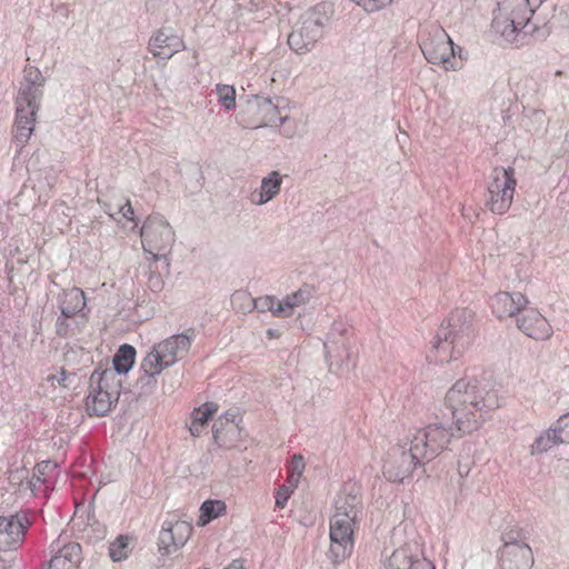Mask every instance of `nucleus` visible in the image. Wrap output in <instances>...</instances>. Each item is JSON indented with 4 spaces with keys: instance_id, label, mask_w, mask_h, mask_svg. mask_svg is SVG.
Masks as SVG:
<instances>
[{
    "instance_id": "1",
    "label": "nucleus",
    "mask_w": 569,
    "mask_h": 569,
    "mask_svg": "<svg viewBox=\"0 0 569 569\" xmlns=\"http://www.w3.org/2000/svg\"><path fill=\"white\" fill-rule=\"evenodd\" d=\"M445 405L451 412L457 431L461 433L478 430L489 412L500 406L497 392L481 387L473 378L457 380L447 391Z\"/></svg>"
},
{
    "instance_id": "2",
    "label": "nucleus",
    "mask_w": 569,
    "mask_h": 569,
    "mask_svg": "<svg viewBox=\"0 0 569 569\" xmlns=\"http://www.w3.org/2000/svg\"><path fill=\"white\" fill-rule=\"evenodd\" d=\"M545 0H499L491 27L497 34L510 43L523 46L531 37L536 40L547 36L545 28L531 22L535 11Z\"/></svg>"
},
{
    "instance_id": "3",
    "label": "nucleus",
    "mask_w": 569,
    "mask_h": 569,
    "mask_svg": "<svg viewBox=\"0 0 569 569\" xmlns=\"http://www.w3.org/2000/svg\"><path fill=\"white\" fill-rule=\"evenodd\" d=\"M44 82L46 79L38 68L29 66L24 69L16 99L17 114L13 129V138L20 149L34 130Z\"/></svg>"
},
{
    "instance_id": "4",
    "label": "nucleus",
    "mask_w": 569,
    "mask_h": 569,
    "mask_svg": "<svg viewBox=\"0 0 569 569\" xmlns=\"http://www.w3.org/2000/svg\"><path fill=\"white\" fill-rule=\"evenodd\" d=\"M473 313L467 309H457L437 331L433 343L435 360L449 362L457 360L470 346L473 339Z\"/></svg>"
},
{
    "instance_id": "5",
    "label": "nucleus",
    "mask_w": 569,
    "mask_h": 569,
    "mask_svg": "<svg viewBox=\"0 0 569 569\" xmlns=\"http://www.w3.org/2000/svg\"><path fill=\"white\" fill-rule=\"evenodd\" d=\"M330 19L329 6L319 3L302 13L288 37L289 47L299 54L311 51L322 39Z\"/></svg>"
},
{
    "instance_id": "6",
    "label": "nucleus",
    "mask_w": 569,
    "mask_h": 569,
    "mask_svg": "<svg viewBox=\"0 0 569 569\" xmlns=\"http://www.w3.org/2000/svg\"><path fill=\"white\" fill-rule=\"evenodd\" d=\"M140 236L143 252L149 254L153 262L163 260L168 269V256L176 241L174 231L169 222L161 216H150L143 222Z\"/></svg>"
},
{
    "instance_id": "7",
    "label": "nucleus",
    "mask_w": 569,
    "mask_h": 569,
    "mask_svg": "<svg viewBox=\"0 0 569 569\" xmlns=\"http://www.w3.org/2000/svg\"><path fill=\"white\" fill-rule=\"evenodd\" d=\"M120 381L111 369L101 372L94 370L90 377V390L86 399L89 416L104 417L118 401Z\"/></svg>"
},
{
    "instance_id": "8",
    "label": "nucleus",
    "mask_w": 569,
    "mask_h": 569,
    "mask_svg": "<svg viewBox=\"0 0 569 569\" xmlns=\"http://www.w3.org/2000/svg\"><path fill=\"white\" fill-rule=\"evenodd\" d=\"M420 49L428 62L442 66L445 70H457L460 68L456 61V49L446 30L431 24L420 33Z\"/></svg>"
},
{
    "instance_id": "9",
    "label": "nucleus",
    "mask_w": 569,
    "mask_h": 569,
    "mask_svg": "<svg viewBox=\"0 0 569 569\" xmlns=\"http://www.w3.org/2000/svg\"><path fill=\"white\" fill-rule=\"evenodd\" d=\"M516 186L513 168H493L487 184L486 207L495 214L506 213L513 201Z\"/></svg>"
},
{
    "instance_id": "10",
    "label": "nucleus",
    "mask_w": 569,
    "mask_h": 569,
    "mask_svg": "<svg viewBox=\"0 0 569 569\" xmlns=\"http://www.w3.org/2000/svg\"><path fill=\"white\" fill-rule=\"evenodd\" d=\"M193 335L178 333L156 343L144 357L149 370H164L184 358L193 341Z\"/></svg>"
},
{
    "instance_id": "11",
    "label": "nucleus",
    "mask_w": 569,
    "mask_h": 569,
    "mask_svg": "<svg viewBox=\"0 0 569 569\" xmlns=\"http://www.w3.org/2000/svg\"><path fill=\"white\" fill-rule=\"evenodd\" d=\"M419 456L420 452L413 449V443L407 436L388 451L383 463L385 477L393 482H402L418 465L426 462Z\"/></svg>"
},
{
    "instance_id": "12",
    "label": "nucleus",
    "mask_w": 569,
    "mask_h": 569,
    "mask_svg": "<svg viewBox=\"0 0 569 569\" xmlns=\"http://www.w3.org/2000/svg\"><path fill=\"white\" fill-rule=\"evenodd\" d=\"M408 437L413 443V449L420 452L419 457L431 461L447 448L455 433L451 427H447L442 422H433L416 430Z\"/></svg>"
},
{
    "instance_id": "13",
    "label": "nucleus",
    "mask_w": 569,
    "mask_h": 569,
    "mask_svg": "<svg viewBox=\"0 0 569 569\" xmlns=\"http://www.w3.org/2000/svg\"><path fill=\"white\" fill-rule=\"evenodd\" d=\"M357 521L332 516L330 519V549L329 558L333 563H340L347 559L353 550L355 528Z\"/></svg>"
},
{
    "instance_id": "14",
    "label": "nucleus",
    "mask_w": 569,
    "mask_h": 569,
    "mask_svg": "<svg viewBox=\"0 0 569 569\" xmlns=\"http://www.w3.org/2000/svg\"><path fill=\"white\" fill-rule=\"evenodd\" d=\"M192 533L188 521L178 520L172 516L163 521L158 538V550L167 556L176 552L186 545Z\"/></svg>"
},
{
    "instance_id": "15",
    "label": "nucleus",
    "mask_w": 569,
    "mask_h": 569,
    "mask_svg": "<svg viewBox=\"0 0 569 569\" xmlns=\"http://www.w3.org/2000/svg\"><path fill=\"white\" fill-rule=\"evenodd\" d=\"M249 106L257 110V119L253 120L254 128L273 126L277 122L283 124L289 121V116L283 114L288 102L282 97L271 99L256 96L253 101H249Z\"/></svg>"
},
{
    "instance_id": "16",
    "label": "nucleus",
    "mask_w": 569,
    "mask_h": 569,
    "mask_svg": "<svg viewBox=\"0 0 569 569\" xmlns=\"http://www.w3.org/2000/svg\"><path fill=\"white\" fill-rule=\"evenodd\" d=\"M516 321L518 329L535 340H547L552 336L551 325L536 308L526 307Z\"/></svg>"
},
{
    "instance_id": "17",
    "label": "nucleus",
    "mask_w": 569,
    "mask_h": 569,
    "mask_svg": "<svg viewBox=\"0 0 569 569\" xmlns=\"http://www.w3.org/2000/svg\"><path fill=\"white\" fill-rule=\"evenodd\" d=\"M29 521L26 516L0 517V550L16 549L23 541Z\"/></svg>"
},
{
    "instance_id": "18",
    "label": "nucleus",
    "mask_w": 569,
    "mask_h": 569,
    "mask_svg": "<svg viewBox=\"0 0 569 569\" xmlns=\"http://www.w3.org/2000/svg\"><path fill=\"white\" fill-rule=\"evenodd\" d=\"M528 299L520 292H499L491 298V308L493 313L502 319L507 317H518L528 306Z\"/></svg>"
},
{
    "instance_id": "19",
    "label": "nucleus",
    "mask_w": 569,
    "mask_h": 569,
    "mask_svg": "<svg viewBox=\"0 0 569 569\" xmlns=\"http://www.w3.org/2000/svg\"><path fill=\"white\" fill-rule=\"evenodd\" d=\"M184 49L182 39L170 32L168 29L158 30L149 41L150 52L164 60L170 59L174 53Z\"/></svg>"
},
{
    "instance_id": "20",
    "label": "nucleus",
    "mask_w": 569,
    "mask_h": 569,
    "mask_svg": "<svg viewBox=\"0 0 569 569\" xmlns=\"http://www.w3.org/2000/svg\"><path fill=\"white\" fill-rule=\"evenodd\" d=\"M52 556L48 569H78L81 561V546L78 542H69L61 546L60 541L51 545Z\"/></svg>"
},
{
    "instance_id": "21",
    "label": "nucleus",
    "mask_w": 569,
    "mask_h": 569,
    "mask_svg": "<svg viewBox=\"0 0 569 569\" xmlns=\"http://www.w3.org/2000/svg\"><path fill=\"white\" fill-rule=\"evenodd\" d=\"M360 506L361 498L355 486L345 487L335 500V512L332 516H340V518L357 521Z\"/></svg>"
},
{
    "instance_id": "22",
    "label": "nucleus",
    "mask_w": 569,
    "mask_h": 569,
    "mask_svg": "<svg viewBox=\"0 0 569 569\" xmlns=\"http://www.w3.org/2000/svg\"><path fill=\"white\" fill-rule=\"evenodd\" d=\"M533 565L532 550L529 545L503 547L501 550L502 569H530Z\"/></svg>"
},
{
    "instance_id": "23",
    "label": "nucleus",
    "mask_w": 569,
    "mask_h": 569,
    "mask_svg": "<svg viewBox=\"0 0 569 569\" xmlns=\"http://www.w3.org/2000/svg\"><path fill=\"white\" fill-rule=\"evenodd\" d=\"M282 184V177L278 171H271L262 178L260 188L251 193L250 200L257 206L266 204L276 198Z\"/></svg>"
},
{
    "instance_id": "24",
    "label": "nucleus",
    "mask_w": 569,
    "mask_h": 569,
    "mask_svg": "<svg viewBox=\"0 0 569 569\" xmlns=\"http://www.w3.org/2000/svg\"><path fill=\"white\" fill-rule=\"evenodd\" d=\"M313 289L311 287L303 286L296 292L286 296L283 300L277 303V308L274 309V317H291L296 308L305 306L310 301Z\"/></svg>"
},
{
    "instance_id": "25",
    "label": "nucleus",
    "mask_w": 569,
    "mask_h": 569,
    "mask_svg": "<svg viewBox=\"0 0 569 569\" xmlns=\"http://www.w3.org/2000/svg\"><path fill=\"white\" fill-rule=\"evenodd\" d=\"M58 303L61 315L66 318H71L84 308V293L76 287L63 290L58 297Z\"/></svg>"
},
{
    "instance_id": "26",
    "label": "nucleus",
    "mask_w": 569,
    "mask_h": 569,
    "mask_svg": "<svg viewBox=\"0 0 569 569\" xmlns=\"http://www.w3.org/2000/svg\"><path fill=\"white\" fill-rule=\"evenodd\" d=\"M417 542H408L396 549L386 560V569H410V565L418 557Z\"/></svg>"
},
{
    "instance_id": "27",
    "label": "nucleus",
    "mask_w": 569,
    "mask_h": 569,
    "mask_svg": "<svg viewBox=\"0 0 569 569\" xmlns=\"http://www.w3.org/2000/svg\"><path fill=\"white\" fill-rule=\"evenodd\" d=\"M243 300L247 305L248 310H258L259 312L270 311L274 316V309L279 302L273 296H264L258 299L252 298L244 291H237L232 295L231 301L237 302Z\"/></svg>"
},
{
    "instance_id": "28",
    "label": "nucleus",
    "mask_w": 569,
    "mask_h": 569,
    "mask_svg": "<svg viewBox=\"0 0 569 569\" xmlns=\"http://www.w3.org/2000/svg\"><path fill=\"white\" fill-rule=\"evenodd\" d=\"M345 330L341 323H335L328 340L323 343L325 353L328 360H342L343 356H348L345 340H338L337 335H341Z\"/></svg>"
},
{
    "instance_id": "29",
    "label": "nucleus",
    "mask_w": 569,
    "mask_h": 569,
    "mask_svg": "<svg viewBox=\"0 0 569 569\" xmlns=\"http://www.w3.org/2000/svg\"><path fill=\"white\" fill-rule=\"evenodd\" d=\"M218 411V405L214 402H206L198 409H194L191 416L189 430L192 436L199 437L211 416Z\"/></svg>"
},
{
    "instance_id": "30",
    "label": "nucleus",
    "mask_w": 569,
    "mask_h": 569,
    "mask_svg": "<svg viewBox=\"0 0 569 569\" xmlns=\"http://www.w3.org/2000/svg\"><path fill=\"white\" fill-rule=\"evenodd\" d=\"M136 359V349L130 345H122L113 357V372L127 373L133 366Z\"/></svg>"
},
{
    "instance_id": "31",
    "label": "nucleus",
    "mask_w": 569,
    "mask_h": 569,
    "mask_svg": "<svg viewBox=\"0 0 569 569\" xmlns=\"http://www.w3.org/2000/svg\"><path fill=\"white\" fill-rule=\"evenodd\" d=\"M226 512V503L222 500H206L200 507L198 525L206 526Z\"/></svg>"
},
{
    "instance_id": "32",
    "label": "nucleus",
    "mask_w": 569,
    "mask_h": 569,
    "mask_svg": "<svg viewBox=\"0 0 569 569\" xmlns=\"http://www.w3.org/2000/svg\"><path fill=\"white\" fill-rule=\"evenodd\" d=\"M140 370L143 372V375L137 380L138 388H140L141 393L143 395L152 393L157 387L156 377L159 376L162 370H149V368L144 366V358L141 361Z\"/></svg>"
},
{
    "instance_id": "33",
    "label": "nucleus",
    "mask_w": 569,
    "mask_h": 569,
    "mask_svg": "<svg viewBox=\"0 0 569 569\" xmlns=\"http://www.w3.org/2000/svg\"><path fill=\"white\" fill-rule=\"evenodd\" d=\"M557 443H561L560 436L555 431L553 428H550L545 433L536 438L535 442L531 445V453H543Z\"/></svg>"
},
{
    "instance_id": "34",
    "label": "nucleus",
    "mask_w": 569,
    "mask_h": 569,
    "mask_svg": "<svg viewBox=\"0 0 569 569\" xmlns=\"http://www.w3.org/2000/svg\"><path fill=\"white\" fill-rule=\"evenodd\" d=\"M219 101L227 109L231 110L236 106V89L229 84H217L216 87Z\"/></svg>"
},
{
    "instance_id": "35",
    "label": "nucleus",
    "mask_w": 569,
    "mask_h": 569,
    "mask_svg": "<svg viewBox=\"0 0 569 569\" xmlns=\"http://www.w3.org/2000/svg\"><path fill=\"white\" fill-rule=\"evenodd\" d=\"M109 556L113 561H121L128 556V542L124 538L120 537L110 545Z\"/></svg>"
},
{
    "instance_id": "36",
    "label": "nucleus",
    "mask_w": 569,
    "mask_h": 569,
    "mask_svg": "<svg viewBox=\"0 0 569 569\" xmlns=\"http://www.w3.org/2000/svg\"><path fill=\"white\" fill-rule=\"evenodd\" d=\"M74 373L67 372L64 369H61L57 375H49L47 377V382H50L52 387L58 385L64 389H68L74 381Z\"/></svg>"
},
{
    "instance_id": "37",
    "label": "nucleus",
    "mask_w": 569,
    "mask_h": 569,
    "mask_svg": "<svg viewBox=\"0 0 569 569\" xmlns=\"http://www.w3.org/2000/svg\"><path fill=\"white\" fill-rule=\"evenodd\" d=\"M553 429L560 436V442H569V412L558 419Z\"/></svg>"
},
{
    "instance_id": "38",
    "label": "nucleus",
    "mask_w": 569,
    "mask_h": 569,
    "mask_svg": "<svg viewBox=\"0 0 569 569\" xmlns=\"http://www.w3.org/2000/svg\"><path fill=\"white\" fill-rule=\"evenodd\" d=\"M503 547L521 546L526 542L521 538L519 531L509 530L502 533Z\"/></svg>"
},
{
    "instance_id": "39",
    "label": "nucleus",
    "mask_w": 569,
    "mask_h": 569,
    "mask_svg": "<svg viewBox=\"0 0 569 569\" xmlns=\"http://www.w3.org/2000/svg\"><path fill=\"white\" fill-rule=\"evenodd\" d=\"M357 4L363 7L367 12H375L380 10L386 4L390 3L391 0H355Z\"/></svg>"
},
{
    "instance_id": "40",
    "label": "nucleus",
    "mask_w": 569,
    "mask_h": 569,
    "mask_svg": "<svg viewBox=\"0 0 569 569\" xmlns=\"http://www.w3.org/2000/svg\"><path fill=\"white\" fill-rule=\"evenodd\" d=\"M305 459L301 455H295L288 467V473L302 476L305 470Z\"/></svg>"
},
{
    "instance_id": "41",
    "label": "nucleus",
    "mask_w": 569,
    "mask_h": 569,
    "mask_svg": "<svg viewBox=\"0 0 569 569\" xmlns=\"http://www.w3.org/2000/svg\"><path fill=\"white\" fill-rule=\"evenodd\" d=\"M164 281L159 272L151 271L148 279V287L153 292H159L163 289Z\"/></svg>"
},
{
    "instance_id": "42",
    "label": "nucleus",
    "mask_w": 569,
    "mask_h": 569,
    "mask_svg": "<svg viewBox=\"0 0 569 569\" xmlns=\"http://www.w3.org/2000/svg\"><path fill=\"white\" fill-rule=\"evenodd\" d=\"M293 491H291L290 487L287 485H282L276 496V506L278 508H283Z\"/></svg>"
},
{
    "instance_id": "43",
    "label": "nucleus",
    "mask_w": 569,
    "mask_h": 569,
    "mask_svg": "<svg viewBox=\"0 0 569 569\" xmlns=\"http://www.w3.org/2000/svg\"><path fill=\"white\" fill-rule=\"evenodd\" d=\"M232 428H230L229 425L223 423V419H218L212 427V433L213 438L217 442H219L222 438V433L224 430L230 431Z\"/></svg>"
},
{
    "instance_id": "44",
    "label": "nucleus",
    "mask_w": 569,
    "mask_h": 569,
    "mask_svg": "<svg viewBox=\"0 0 569 569\" xmlns=\"http://www.w3.org/2000/svg\"><path fill=\"white\" fill-rule=\"evenodd\" d=\"M118 213L127 220H133L134 212L129 200L118 207Z\"/></svg>"
},
{
    "instance_id": "45",
    "label": "nucleus",
    "mask_w": 569,
    "mask_h": 569,
    "mask_svg": "<svg viewBox=\"0 0 569 569\" xmlns=\"http://www.w3.org/2000/svg\"><path fill=\"white\" fill-rule=\"evenodd\" d=\"M410 569H435V566L428 559L418 556L410 565Z\"/></svg>"
},
{
    "instance_id": "46",
    "label": "nucleus",
    "mask_w": 569,
    "mask_h": 569,
    "mask_svg": "<svg viewBox=\"0 0 569 569\" xmlns=\"http://www.w3.org/2000/svg\"><path fill=\"white\" fill-rule=\"evenodd\" d=\"M239 416L236 412H226L218 419H223V423L229 425L230 428L236 429L238 427Z\"/></svg>"
},
{
    "instance_id": "47",
    "label": "nucleus",
    "mask_w": 569,
    "mask_h": 569,
    "mask_svg": "<svg viewBox=\"0 0 569 569\" xmlns=\"http://www.w3.org/2000/svg\"><path fill=\"white\" fill-rule=\"evenodd\" d=\"M471 470V462L467 459L463 461L461 458L458 460V473L460 478H466Z\"/></svg>"
},
{
    "instance_id": "48",
    "label": "nucleus",
    "mask_w": 569,
    "mask_h": 569,
    "mask_svg": "<svg viewBox=\"0 0 569 569\" xmlns=\"http://www.w3.org/2000/svg\"><path fill=\"white\" fill-rule=\"evenodd\" d=\"M300 478H301V476L288 473V478H287V481L284 485L290 487L291 491H293L295 488H297Z\"/></svg>"
},
{
    "instance_id": "49",
    "label": "nucleus",
    "mask_w": 569,
    "mask_h": 569,
    "mask_svg": "<svg viewBox=\"0 0 569 569\" xmlns=\"http://www.w3.org/2000/svg\"><path fill=\"white\" fill-rule=\"evenodd\" d=\"M232 305L238 308L239 310L246 312V311H249L248 308H247V305L243 300H238L237 302H233L232 301Z\"/></svg>"
},
{
    "instance_id": "50",
    "label": "nucleus",
    "mask_w": 569,
    "mask_h": 569,
    "mask_svg": "<svg viewBox=\"0 0 569 569\" xmlns=\"http://www.w3.org/2000/svg\"><path fill=\"white\" fill-rule=\"evenodd\" d=\"M295 131L293 130H290L289 128H286L283 130V136L287 137V138H292L295 136Z\"/></svg>"
},
{
    "instance_id": "51",
    "label": "nucleus",
    "mask_w": 569,
    "mask_h": 569,
    "mask_svg": "<svg viewBox=\"0 0 569 569\" xmlns=\"http://www.w3.org/2000/svg\"><path fill=\"white\" fill-rule=\"evenodd\" d=\"M267 335L271 338L278 337V332L276 329H268Z\"/></svg>"
},
{
    "instance_id": "52",
    "label": "nucleus",
    "mask_w": 569,
    "mask_h": 569,
    "mask_svg": "<svg viewBox=\"0 0 569 569\" xmlns=\"http://www.w3.org/2000/svg\"><path fill=\"white\" fill-rule=\"evenodd\" d=\"M41 478L39 476H33L32 480H31V485L36 487V485L38 482H41Z\"/></svg>"
},
{
    "instance_id": "53",
    "label": "nucleus",
    "mask_w": 569,
    "mask_h": 569,
    "mask_svg": "<svg viewBox=\"0 0 569 569\" xmlns=\"http://www.w3.org/2000/svg\"><path fill=\"white\" fill-rule=\"evenodd\" d=\"M463 451L467 452V457H468L471 451V446H467L466 448H463Z\"/></svg>"
},
{
    "instance_id": "54",
    "label": "nucleus",
    "mask_w": 569,
    "mask_h": 569,
    "mask_svg": "<svg viewBox=\"0 0 569 569\" xmlns=\"http://www.w3.org/2000/svg\"><path fill=\"white\" fill-rule=\"evenodd\" d=\"M37 470H38L39 472H41V465H38Z\"/></svg>"
}]
</instances>
